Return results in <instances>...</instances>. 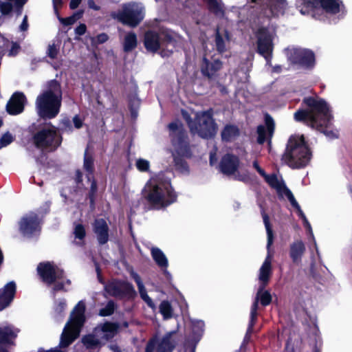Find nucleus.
Listing matches in <instances>:
<instances>
[{
	"instance_id": "23",
	"label": "nucleus",
	"mask_w": 352,
	"mask_h": 352,
	"mask_svg": "<svg viewBox=\"0 0 352 352\" xmlns=\"http://www.w3.org/2000/svg\"><path fill=\"white\" fill-rule=\"evenodd\" d=\"M93 231L96 234L98 242L100 245H103L109 241V228L104 219H95L93 223Z\"/></svg>"
},
{
	"instance_id": "48",
	"label": "nucleus",
	"mask_w": 352,
	"mask_h": 352,
	"mask_svg": "<svg viewBox=\"0 0 352 352\" xmlns=\"http://www.w3.org/2000/svg\"><path fill=\"white\" fill-rule=\"evenodd\" d=\"M59 133L72 131V125L71 120L68 118H63L60 122V127L58 128Z\"/></svg>"
},
{
	"instance_id": "31",
	"label": "nucleus",
	"mask_w": 352,
	"mask_h": 352,
	"mask_svg": "<svg viewBox=\"0 0 352 352\" xmlns=\"http://www.w3.org/2000/svg\"><path fill=\"white\" fill-rule=\"evenodd\" d=\"M240 131L236 125L226 124L221 133V139L223 142H230L234 138L239 136Z\"/></svg>"
},
{
	"instance_id": "52",
	"label": "nucleus",
	"mask_w": 352,
	"mask_h": 352,
	"mask_svg": "<svg viewBox=\"0 0 352 352\" xmlns=\"http://www.w3.org/2000/svg\"><path fill=\"white\" fill-rule=\"evenodd\" d=\"M13 9L12 4L10 2H2L0 1V12L3 15L9 14Z\"/></svg>"
},
{
	"instance_id": "28",
	"label": "nucleus",
	"mask_w": 352,
	"mask_h": 352,
	"mask_svg": "<svg viewBox=\"0 0 352 352\" xmlns=\"http://www.w3.org/2000/svg\"><path fill=\"white\" fill-rule=\"evenodd\" d=\"M265 179L270 187L276 189L279 199L283 198V192L285 190V188H287L284 182H279L276 174L267 175Z\"/></svg>"
},
{
	"instance_id": "50",
	"label": "nucleus",
	"mask_w": 352,
	"mask_h": 352,
	"mask_svg": "<svg viewBox=\"0 0 352 352\" xmlns=\"http://www.w3.org/2000/svg\"><path fill=\"white\" fill-rule=\"evenodd\" d=\"M136 168L140 172H147L149 170V162L144 159H138L135 163Z\"/></svg>"
},
{
	"instance_id": "11",
	"label": "nucleus",
	"mask_w": 352,
	"mask_h": 352,
	"mask_svg": "<svg viewBox=\"0 0 352 352\" xmlns=\"http://www.w3.org/2000/svg\"><path fill=\"white\" fill-rule=\"evenodd\" d=\"M256 37L257 52L266 60L272 58L274 43L273 36L267 27L258 28L255 33Z\"/></svg>"
},
{
	"instance_id": "62",
	"label": "nucleus",
	"mask_w": 352,
	"mask_h": 352,
	"mask_svg": "<svg viewBox=\"0 0 352 352\" xmlns=\"http://www.w3.org/2000/svg\"><path fill=\"white\" fill-rule=\"evenodd\" d=\"M254 329H250L248 327L245 335L243 338V344H247L251 339L252 333H253Z\"/></svg>"
},
{
	"instance_id": "4",
	"label": "nucleus",
	"mask_w": 352,
	"mask_h": 352,
	"mask_svg": "<svg viewBox=\"0 0 352 352\" xmlns=\"http://www.w3.org/2000/svg\"><path fill=\"white\" fill-rule=\"evenodd\" d=\"M175 154L173 155V162L175 169L181 173H188L189 166L185 158L190 159L192 152L190 148L188 135L186 131H179L173 140Z\"/></svg>"
},
{
	"instance_id": "34",
	"label": "nucleus",
	"mask_w": 352,
	"mask_h": 352,
	"mask_svg": "<svg viewBox=\"0 0 352 352\" xmlns=\"http://www.w3.org/2000/svg\"><path fill=\"white\" fill-rule=\"evenodd\" d=\"M89 182H91V186L87 195V199H89L90 208L94 209L98 192V183L94 177V175H91V180Z\"/></svg>"
},
{
	"instance_id": "41",
	"label": "nucleus",
	"mask_w": 352,
	"mask_h": 352,
	"mask_svg": "<svg viewBox=\"0 0 352 352\" xmlns=\"http://www.w3.org/2000/svg\"><path fill=\"white\" fill-rule=\"evenodd\" d=\"M83 10H80L74 13L72 15L68 17H58L60 22L65 26L72 25L75 23L78 19H81L83 15Z\"/></svg>"
},
{
	"instance_id": "36",
	"label": "nucleus",
	"mask_w": 352,
	"mask_h": 352,
	"mask_svg": "<svg viewBox=\"0 0 352 352\" xmlns=\"http://www.w3.org/2000/svg\"><path fill=\"white\" fill-rule=\"evenodd\" d=\"M138 45V39L135 33L129 32L124 37L123 50L125 52H130L133 50Z\"/></svg>"
},
{
	"instance_id": "47",
	"label": "nucleus",
	"mask_w": 352,
	"mask_h": 352,
	"mask_svg": "<svg viewBox=\"0 0 352 352\" xmlns=\"http://www.w3.org/2000/svg\"><path fill=\"white\" fill-rule=\"evenodd\" d=\"M139 290V293L141 298L146 303L148 307L152 309L155 308V305L153 301L152 298L149 297L147 294L146 290L145 289L144 285L141 286V287H138Z\"/></svg>"
},
{
	"instance_id": "45",
	"label": "nucleus",
	"mask_w": 352,
	"mask_h": 352,
	"mask_svg": "<svg viewBox=\"0 0 352 352\" xmlns=\"http://www.w3.org/2000/svg\"><path fill=\"white\" fill-rule=\"evenodd\" d=\"M208 10L215 15L223 14L224 11L218 0H205Z\"/></svg>"
},
{
	"instance_id": "63",
	"label": "nucleus",
	"mask_w": 352,
	"mask_h": 352,
	"mask_svg": "<svg viewBox=\"0 0 352 352\" xmlns=\"http://www.w3.org/2000/svg\"><path fill=\"white\" fill-rule=\"evenodd\" d=\"M286 0H276V3L271 6V10L273 12L274 10L276 9V7L278 6L283 9L284 8Z\"/></svg>"
},
{
	"instance_id": "9",
	"label": "nucleus",
	"mask_w": 352,
	"mask_h": 352,
	"mask_svg": "<svg viewBox=\"0 0 352 352\" xmlns=\"http://www.w3.org/2000/svg\"><path fill=\"white\" fill-rule=\"evenodd\" d=\"M104 291L111 296L118 299L132 300L137 292L132 283L127 280L113 279L104 285Z\"/></svg>"
},
{
	"instance_id": "30",
	"label": "nucleus",
	"mask_w": 352,
	"mask_h": 352,
	"mask_svg": "<svg viewBox=\"0 0 352 352\" xmlns=\"http://www.w3.org/2000/svg\"><path fill=\"white\" fill-rule=\"evenodd\" d=\"M174 333L175 331H170L163 336L158 344L157 352H173L175 347V344L171 340L172 336Z\"/></svg>"
},
{
	"instance_id": "61",
	"label": "nucleus",
	"mask_w": 352,
	"mask_h": 352,
	"mask_svg": "<svg viewBox=\"0 0 352 352\" xmlns=\"http://www.w3.org/2000/svg\"><path fill=\"white\" fill-rule=\"evenodd\" d=\"M131 274L135 283L137 284L138 287H141V286L144 285L142 280L138 274L132 272Z\"/></svg>"
},
{
	"instance_id": "3",
	"label": "nucleus",
	"mask_w": 352,
	"mask_h": 352,
	"mask_svg": "<svg viewBox=\"0 0 352 352\" xmlns=\"http://www.w3.org/2000/svg\"><path fill=\"white\" fill-rule=\"evenodd\" d=\"M49 126L50 127L42 128L34 133L32 135V142L38 149L54 152L60 146L63 136L61 133H59L58 127L50 122Z\"/></svg>"
},
{
	"instance_id": "60",
	"label": "nucleus",
	"mask_w": 352,
	"mask_h": 352,
	"mask_svg": "<svg viewBox=\"0 0 352 352\" xmlns=\"http://www.w3.org/2000/svg\"><path fill=\"white\" fill-rule=\"evenodd\" d=\"M108 39L109 36L106 33H100L96 36V42L99 44L104 43Z\"/></svg>"
},
{
	"instance_id": "59",
	"label": "nucleus",
	"mask_w": 352,
	"mask_h": 352,
	"mask_svg": "<svg viewBox=\"0 0 352 352\" xmlns=\"http://www.w3.org/2000/svg\"><path fill=\"white\" fill-rule=\"evenodd\" d=\"M87 30V26L84 23H80L75 29V33L78 36H82L85 34Z\"/></svg>"
},
{
	"instance_id": "1",
	"label": "nucleus",
	"mask_w": 352,
	"mask_h": 352,
	"mask_svg": "<svg viewBox=\"0 0 352 352\" xmlns=\"http://www.w3.org/2000/svg\"><path fill=\"white\" fill-rule=\"evenodd\" d=\"M62 96L60 83L56 79L49 80L46 89L36 97L35 101L38 116L45 120L55 118L60 111Z\"/></svg>"
},
{
	"instance_id": "10",
	"label": "nucleus",
	"mask_w": 352,
	"mask_h": 352,
	"mask_svg": "<svg viewBox=\"0 0 352 352\" xmlns=\"http://www.w3.org/2000/svg\"><path fill=\"white\" fill-rule=\"evenodd\" d=\"M302 105L309 107L314 117L316 124L322 122H328L329 120H332L333 116L330 113V109L327 102L322 99H316L314 97L309 96L303 98Z\"/></svg>"
},
{
	"instance_id": "16",
	"label": "nucleus",
	"mask_w": 352,
	"mask_h": 352,
	"mask_svg": "<svg viewBox=\"0 0 352 352\" xmlns=\"http://www.w3.org/2000/svg\"><path fill=\"white\" fill-rule=\"evenodd\" d=\"M265 126L262 124L257 126V142L259 144H263L267 139L270 142L274 134L275 128L274 121L268 113H266L265 116Z\"/></svg>"
},
{
	"instance_id": "18",
	"label": "nucleus",
	"mask_w": 352,
	"mask_h": 352,
	"mask_svg": "<svg viewBox=\"0 0 352 352\" xmlns=\"http://www.w3.org/2000/svg\"><path fill=\"white\" fill-rule=\"evenodd\" d=\"M165 190L164 184H154L145 197L151 205L164 207Z\"/></svg>"
},
{
	"instance_id": "24",
	"label": "nucleus",
	"mask_w": 352,
	"mask_h": 352,
	"mask_svg": "<svg viewBox=\"0 0 352 352\" xmlns=\"http://www.w3.org/2000/svg\"><path fill=\"white\" fill-rule=\"evenodd\" d=\"M305 251V245L302 240H296L292 243L289 245V254L292 263L299 265Z\"/></svg>"
},
{
	"instance_id": "7",
	"label": "nucleus",
	"mask_w": 352,
	"mask_h": 352,
	"mask_svg": "<svg viewBox=\"0 0 352 352\" xmlns=\"http://www.w3.org/2000/svg\"><path fill=\"white\" fill-rule=\"evenodd\" d=\"M50 204L46 202L43 207L41 217L35 212L31 211L23 216L19 221V230L20 233L26 237H32L41 231L43 223V216L50 212Z\"/></svg>"
},
{
	"instance_id": "46",
	"label": "nucleus",
	"mask_w": 352,
	"mask_h": 352,
	"mask_svg": "<svg viewBox=\"0 0 352 352\" xmlns=\"http://www.w3.org/2000/svg\"><path fill=\"white\" fill-rule=\"evenodd\" d=\"M215 45L217 51L219 53L222 54L226 51L225 40L219 32L218 28L217 29L215 33Z\"/></svg>"
},
{
	"instance_id": "6",
	"label": "nucleus",
	"mask_w": 352,
	"mask_h": 352,
	"mask_svg": "<svg viewBox=\"0 0 352 352\" xmlns=\"http://www.w3.org/2000/svg\"><path fill=\"white\" fill-rule=\"evenodd\" d=\"M298 7L301 14H311L314 17L320 11L336 14L344 8L342 1L340 0H300Z\"/></svg>"
},
{
	"instance_id": "22",
	"label": "nucleus",
	"mask_w": 352,
	"mask_h": 352,
	"mask_svg": "<svg viewBox=\"0 0 352 352\" xmlns=\"http://www.w3.org/2000/svg\"><path fill=\"white\" fill-rule=\"evenodd\" d=\"M161 50L160 54L162 57H169L173 53L177 41L175 37L168 32H163L160 34Z\"/></svg>"
},
{
	"instance_id": "44",
	"label": "nucleus",
	"mask_w": 352,
	"mask_h": 352,
	"mask_svg": "<svg viewBox=\"0 0 352 352\" xmlns=\"http://www.w3.org/2000/svg\"><path fill=\"white\" fill-rule=\"evenodd\" d=\"M256 298H258V300H260L261 305L263 307L269 305L272 300L270 292L264 289L260 292V287L258 289Z\"/></svg>"
},
{
	"instance_id": "21",
	"label": "nucleus",
	"mask_w": 352,
	"mask_h": 352,
	"mask_svg": "<svg viewBox=\"0 0 352 352\" xmlns=\"http://www.w3.org/2000/svg\"><path fill=\"white\" fill-rule=\"evenodd\" d=\"M143 43L149 52L156 53L161 50L160 34L155 30H148L144 32Z\"/></svg>"
},
{
	"instance_id": "37",
	"label": "nucleus",
	"mask_w": 352,
	"mask_h": 352,
	"mask_svg": "<svg viewBox=\"0 0 352 352\" xmlns=\"http://www.w3.org/2000/svg\"><path fill=\"white\" fill-rule=\"evenodd\" d=\"M164 188L166 189L164 195V207H166L177 201V195L170 182L164 184Z\"/></svg>"
},
{
	"instance_id": "42",
	"label": "nucleus",
	"mask_w": 352,
	"mask_h": 352,
	"mask_svg": "<svg viewBox=\"0 0 352 352\" xmlns=\"http://www.w3.org/2000/svg\"><path fill=\"white\" fill-rule=\"evenodd\" d=\"M160 312L162 315L164 319H169L173 316V307L170 302L168 300L161 302L160 307Z\"/></svg>"
},
{
	"instance_id": "56",
	"label": "nucleus",
	"mask_w": 352,
	"mask_h": 352,
	"mask_svg": "<svg viewBox=\"0 0 352 352\" xmlns=\"http://www.w3.org/2000/svg\"><path fill=\"white\" fill-rule=\"evenodd\" d=\"M58 54V50L54 44L50 45L48 46L47 56L50 58H52V59L56 58L57 57Z\"/></svg>"
},
{
	"instance_id": "51",
	"label": "nucleus",
	"mask_w": 352,
	"mask_h": 352,
	"mask_svg": "<svg viewBox=\"0 0 352 352\" xmlns=\"http://www.w3.org/2000/svg\"><path fill=\"white\" fill-rule=\"evenodd\" d=\"M283 194L287 197L291 205L296 210L298 209L300 207L297 201L296 200L293 193L288 188H285V190L283 192Z\"/></svg>"
},
{
	"instance_id": "43",
	"label": "nucleus",
	"mask_w": 352,
	"mask_h": 352,
	"mask_svg": "<svg viewBox=\"0 0 352 352\" xmlns=\"http://www.w3.org/2000/svg\"><path fill=\"white\" fill-rule=\"evenodd\" d=\"M116 309L117 304L113 300H110L104 307L99 310L98 315L102 317L110 316L113 314Z\"/></svg>"
},
{
	"instance_id": "2",
	"label": "nucleus",
	"mask_w": 352,
	"mask_h": 352,
	"mask_svg": "<svg viewBox=\"0 0 352 352\" xmlns=\"http://www.w3.org/2000/svg\"><path fill=\"white\" fill-rule=\"evenodd\" d=\"M311 152L303 135H292L288 140L282 160L293 169L305 167L311 160Z\"/></svg>"
},
{
	"instance_id": "20",
	"label": "nucleus",
	"mask_w": 352,
	"mask_h": 352,
	"mask_svg": "<svg viewBox=\"0 0 352 352\" xmlns=\"http://www.w3.org/2000/svg\"><path fill=\"white\" fill-rule=\"evenodd\" d=\"M37 272L42 281L48 285L56 282V267L50 262H42L37 266Z\"/></svg>"
},
{
	"instance_id": "25",
	"label": "nucleus",
	"mask_w": 352,
	"mask_h": 352,
	"mask_svg": "<svg viewBox=\"0 0 352 352\" xmlns=\"http://www.w3.org/2000/svg\"><path fill=\"white\" fill-rule=\"evenodd\" d=\"M272 275V263L270 256H267L259 270L258 278L261 281L260 292L268 285Z\"/></svg>"
},
{
	"instance_id": "53",
	"label": "nucleus",
	"mask_w": 352,
	"mask_h": 352,
	"mask_svg": "<svg viewBox=\"0 0 352 352\" xmlns=\"http://www.w3.org/2000/svg\"><path fill=\"white\" fill-rule=\"evenodd\" d=\"M14 140L13 136L9 132L4 133L0 139V145L2 147L7 146Z\"/></svg>"
},
{
	"instance_id": "58",
	"label": "nucleus",
	"mask_w": 352,
	"mask_h": 352,
	"mask_svg": "<svg viewBox=\"0 0 352 352\" xmlns=\"http://www.w3.org/2000/svg\"><path fill=\"white\" fill-rule=\"evenodd\" d=\"M258 316V312H252L250 311V318L248 324V327L250 329H254V327L256 322Z\"/></svg>"
},
{
	"instance_id": "17",
	"label": "nucleus",
	"mask_w": 352,
	"mask_h": 352,
	"mask_svg": "<svg viewBox=\"0 0 352 352\" xmlns=\"http://www.w3.org/2000/svg\"><path fill=\"white\" fill-rule=\"evenodd\" d=\"M26 97L23 92H14L6 104L7 112L12 116L21 113L24 111Z\"/></svg>"
},
{
	"instance_id": "55",
	"label": "nucleus",
	"mask_w": 352,
	"mask_h": 352,
	"mask_svg": "<svg viewBox=\"0 0 352 352\" xmlns=\"http://www.w3.org/2000/svg\"><path fill=\"white\" fill-rule=\"evenodd\" d=\"M168 128L170 132L174 133L173 134H170V135L172 137V143L173 144V140L175 138L176 134L179 131L183 130V129H179V126H178L177 123L175 122L169 123L168 125ZM184 131H186L184 129Z\"/></svg>"
},
{
	"instance_id": "32",
	"label": "nucleus",
	"mask_w": 352,
	"mask_h": 352,
	"mask_svg": "<svg viewBox=\"0 0 352 352\" xmlns=\"http://www.w3.org/2000/svg\"><path fill=\"white\" fill-rule=\"evenodd\" d=\"M154 261L161 269H166L168 266V261L164 252L158 248H153L151 251Z\"/></svg>"
},
{
	"instance_id": "19",
	"label": "nucleus",
	"mask_w": 352,
	"mask_h": 352,
	"mask_svg": "<svg viewBox=\"0 0 352 352\" xmlns=\"http://www.w3.org/2000/svg\"><path fill=\"white\" fill-rule=\"evenodd\" d=\"M16 292V285L12 280L0 289V311L7 308L13 301Z\"/></svg>"
},
{
	"instance_id": "64",
	"label": "nucleus",
	"mask_w": 352,
	"mask_h": 352,
	"mask_svg": "<svg viewBox=\"0 0 352 352\" xmlns=\"http://www.w3.org/2000/svg\"><path fill=\"white\" fill-rule=\"evenodd\" d=\"M73 122L75 128L80 129L82 126L83 122L78 115H76L73 118Z\"/></svg>"
},
{
	"instance_id": "49",
	"label": "nucleus",
	"mask_w": 352,
	"mask_h": 352,
	"mask_svg": "<svg viewBox=\"0 0 352 352\" xmlns=\"http://www.w3.org/2000/svg\"><path fill=\"white\" fill-rule=\"evenodd\" d=\"M74 234L75 237L79 240H84L86 236V231L82 224H77L75 226Z\"/></svg>"
},
{
	"instance_id": "54",
	"label": "nucleus",
	"mask_w": 352,
	"mask_h": 352,
	"mask_svg": "<svg viewBox=\"0 0 352 352\" xmlns=\"http://www.w3.org/2000/svg\"><path fill=\"white\" fill-rule=\"evenodd\" d=\"M204 322L201 320L196 321L192 324V332L199 336L204 331Z\"/></svg>"
},
{
	"instance_id": "26",
	"label": "nucleus",
	"mask_w": 352,
	"mask_h": 352,
	"mask_svg": "<svg viewBox=\"0 0 352 352\" xmlns=\"http://www.w3.org/2000/svg\"><path fill=\"white\" fill-rule=\"evenodd\" d=\"M80 331H76V329L65 325L60 336L59 346L61 348L69 346L79 336Z\"/></svg>"
},
{
	"instance_id": "39",
	"label": "nucleus",
	"mask_w": 352,
	"mask_h": 352,
	"mask_svg": "<svg viewBox=\"0 0 352 352\" xmlns=\"http://www.w3.org/2000/svg\"><path fill=\"white\" fill-rule=\"evenodd\" d=\"M262 217L263 219V223L265 224V227L267 232V248L269 250L271 247V245L273 243L274 241V234L273 231L272 229V226L270 222V218L267 214L265 213V210H263L262 211Z\"/></svg>"
},
{
	"instance_id": "57",
	"label": "nucleus",
	"mask_w": 352,
	"mask_h": 352,
	"mask_svg": "<svg viewBox=\"0 0 352 352\" xmlns=\"http://www.w3.org/2000/svg\"><path fill=\"white\" fill-rule=\"evenodd\" d=\"M66 302L65 300H60L56 305L54 311L57 314L61 315L66 309Z\"/></svg>"
},
{
	"instance_id": "29",
	"label": "nucleus",
	"mask_w": 352,
	"mask_h": 352,
	"mask_svg": "<svg viewBox=\"0 0 352 352\" xmlns=\"http://www.w3.org/2000/svg\"><path fill=\"white\" fill-rule=\"evenodd\" d=\"M89 148L85 151L84 160H83V168L86 171V178L87 181L91 180V175H94L95 167H94V158L91 153H89Z\"/></svg>"
},
{
	"instance_id": "33",
	"label": "nucleus",
	"mask_w": 352,
	"mask_h": 352,
	"mask_svg": "<svg viewBox=\"0 0 352 352\" xmlns=\"http://www.w3.org/2000/svg\"><path fill=\"white\" fill-rule=\"evenodd\" d=\"M81 342L88 350H94L101 346L100 341L96 338L95 335L91 333L83 336L81 338Z\"/></svg>"
},
{
	"instance_id": "14",
	"label": "nucleus",
	"mask_w": 352,
	"mask_h": 352,
	"mask_svg": "<svg viewBox=\"0 0 352 352\" xmlns=\"http://www.w3.org/2000/svg\"><path fill=\"white\" fill-rule=\"evenodd\" d=\"M240 160L239 157L232 153L223 155L219 164V171L226 175H234L239 169Z\"/></svg>"
},
{
	"instance_id": "5",
	"label": "nucleus",
	"mask_w": 352,
	"mask_h": 352,
	"mask_svg": "<svg viewBox=\"0 0 352 352\" xmlns=\"http://www.w3.org/2000/svg\"><path fill=\"white\" fill-rule=\"evenodd\" d=\"M188 126L190 131L197 133L203 139H211L217 132V124L213 118L212 110L197 113L194 121H189Z\"/></svg>"
},
{
	"instance_id": "40",
	"label": "nucleus",
	"mask_w": 352,
	"mask_h": 352,
	"mask_svg": "<svg viewBox=\"0 0 352 352\" xmlns=\"http://www.w3.org/2000/svg\"><path fill=\"white\" fill-rule=\"evenodd\" d=\"M16 337V334L8 327H0V344H7L11 342V340Z\"/></svg>"
},
{
	"instance_id": "15",
	"label": "nucleus",
	"mask_w": 352,
	"mask_h": 352,
	"mask_svg": "<svg viewBox=\"0 0 352 352\" xmlns=\"http://www.w3.org/2000/svg\"><path fill=\"white\" fill-rule=\"evenodd\" d=\"M222 62L219 59L210 61L206 57H204L201 65V74L211 82L217 78V73L222 68Z\"/></svg>"
},
{
	"instance_id": "35",
	"label": "nucleus",
	"mask_w": 352,
	"mask_h": 352,
	"mask_svg": "<svg viewBox=\"0 0 352 352\" xmlns=\"http://www.w3.org/2000/svg\"><path fill=\"white\" fill-rule=\"evenodd\" d=\"M331 120H329L328 122H324V121L317 124L315 128L318 131L324 133L327 137L330 139H335L338 138V135L336 132H334L331 129Z\"/></svg>"
},
{
	"instance_id": "8",
	"label": "nucleus",
	"mask_w": 352,
	"mask_h": 352,
	"mask_svg": "<svg viewBox=\"0 0 352 352\" xmlns=\"http://www.w3.org/2000/svg\"><path fill=\"white\" fill-rule=\"evenodd\" d=\"M123 25L135 28L144 19V10L136 3L123 4L122 9L111 14Z\"/></svg>"
},
{
	"instance_id": "27",
	"label": "nucleus",
	"mask_w": 352,
	"mask_h": 352,
	"mask_svg": "<svg viewBox=\"0 0 352 352\" xmlns=\"http://www.w3.org/2000/svg\"><path fill=\"white\" fill-rule=\"evenodd\" d=\"M294 120L297 122H302L307 125L310 126L311 128H315L316 121H314V117L309 109H298L294 115Z\"/></svg>"
},
{
	"instance_id": "38",
	"label": "nucleus",
	"mask_w": 352,
	"mask_h": 352,
	"mask_svg": "<svg viewBox=\"0 0 352 352\" xmlns=\"http://www.w3.org/2000/svg\"><path fill=\"white\" fill-rule=\"evenodd\" d=\"M118 325L116 323L106 322L102 326L101 330L104 333V338L106 340L113 338L118 332Z\"/></svg>"
},
{
	"instance_id": "12",
	"label": "nucleus",
	"mask_w": 352,
	"mask_h": 352,
	"mask_svg": "<svg viewBox=\"0 0 352 352\" xmlns=\"http://www.w3.org/2000/svg\"><path fill=\"white\" fill-rule=\"evenodd\" d=\"M289 59L294 65L307 70L313 69L316 65L315 54L309 49H294Z\"/></svg>"
},
{
	"instance_id": "13",
	"label": "nucleus",
	"mask_w": 352,
	"mask_h": 352,
	"mask_svg": "<svg viewBox=\"0 0 352 352\" xmlns=\"http://www.w3.org/2000/svg\"><path fill=\"white\" fill-rule=\"evenodd\" d=\"M85 304L82 301H79L72 310L69 320L67 322V327H71L72 329H76V331H80L85 322Z\"/></svg>"
}]
</instances>
